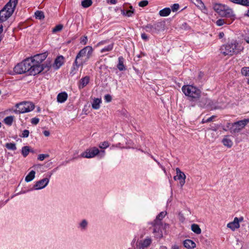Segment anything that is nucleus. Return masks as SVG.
Here are the masks:
<instances>
[{
	"label": "nucleus",
	"mask_w": 249,
	"mask_h": 249,
	"mask_svg": "<svg viewBox=\"0 0 249 249\" xmlns=\"http://www.w3.org/2000/svg\"><path fill=\"white\" fill-rule=\"evenodd\" d=\"M152 240L150 238L147 237L140 243V248L142 249H145L150 246Z\"/></svg>",
	"instance_id": "5701e85b"
},
{
	"label": "nucleus",
	"mask_w": 249,
	"mask_h": 249,
	"mask_svg": "<svg viewBox=\"0 0 249 249\" xmlns=\"http://www.w3.org/2000/svg\"><path fill=\"white\" fill-rule=\"evenodd\" d=\"M142 38L144 40H147L148 37L145 34H142L141 35Z\"/></svg>",
	"instance_id": "13d9d810"
},
{
	"label": "nucleus",
	"mask_w": 249,
	"mask_h": 249,
	"mask_svg": "<svg viewBox=\"0 0 249 249\" xmlns=\"http://www.w3.org/2000/svg\"><path fill=\"white\" fill-rule=\"evenodd\" d=\"M35 17L36 18L41 19L44 18V13L41 11H36L35 13Z\"/></svg>",
	"instance_id": "79ce46f5"
},
{
	"label": "nucleus",
	"mask_w": 249,
	"mask_h": 249,
	"mask_svg": "<svg viewBox=\"0 0 249 249\" xmlns=\"http://www.w3.org/2000/svg\"><path fill=\"white\" fill-rule=\"evenodd\" d=\"M93 53V49L91 46H87L81 50L78 53H79L83 57L89 60L91 56Z\"/></svg>",
	"instance_id": "f8f14e48"
},
{
	"label": "nucleus",
	"mask_w": 249,
	"mask_h": 249,
	"mask_svg": "<svg viewBox=\"0 0 249 249\" xmlns=\"http://www.w3.org/2000/svg\"><path fill=\"white\" fill-rule=\"evenodd\" d=\"M171 13V9L169 8H165L159 12V15L161 17L168 16Z\"/></svg>",
	"instance_id": "c756f323"
},
{
	"label": "nucleus",
	"mask_w": 249,
	"mask_h": 249,
	"mask_svg": "<svg viewBox=\"0 0 249 249\" xmlns=\"http://www.w3.org/2000/svg\"><path fill=\"white\" fill-rule=\"evenodd\" d=\"M218 128V126L215 125L214 126H212L210 128H209L208 131L217 132Z\"/></svg>",
	"instance_id": "8fccbe9b"
},
{
	"label": "nucleus",
	"mask_w": 249,
	"mask_h": 249,
	"mask_svg": "<svg viewBox=\"0 0 249 249\" xmlns=\"http://www.w3.org/2000/svg\"><path fill=\"white\" fill-rule=\"evenodd\" d=\"M119 63L117 65L118 69L122 71L125 70V67L124 65V58L123 57H119L118 58Z\"/></svg>",
	"instance_id": "473e14b6"
},
{
	"label": "nucleus",
	"mask_w": 249,
	"mask_h": 249,
	"mask_svg": "<svg viewBox=\"0 0 249 249\" xmlns=\"http://www.w3.org/2000/svg\"><path fill=\"white\" fill-rule=\"evenodd\" d=\"M209 100H208L207 98H202L201 101H200V106L201 107H207L208 104H207L208 102H209Z\"/></svg>",
	"instance_id": "ea45409f"
},
{
	"label": "nucleus",
	"mask_w": 249,
	"mask_h": 249,
	"mask_svg": "<svg viewBox=\"0 0 249 249\" xmlns=\"http://www.w3.org/2000/svg\"><path fill=\"white\" fill-rule=\"evenodd\" d=\"M222 142L223 145L228 148H231L233 145L232 141L230 138V136H225L222 139Z\"/></svg>",
	"instance_id": "aec40b11"
},
{
	"label": "nucleus",
	"mask_w": 249,
	"mask_h": 249,
	"mask_svg": "<svg viewBox=\"0 0 249 249\" xmlns=\"http://www.w3.org/2000/svg\"><path fill=\"white\" fill-rule=\"evenodd\" d=\"M179 8V5L178 4H174L171 7L172 10L173 12L177 11Z\"/></svg>",
	"instance_id": "3c124183"
},
{
	"label": "nucleus",
	"mask_w": 249,
	"mask_h": 249,
	"mask_svg": "<svg viewBox=\"0 0 249 249\" xmlns=\"http://www.w3.org/2000/svg\"><path fill=\"white\" fill-rule=\"evenodd\" d=\"M233 19L234 18H232L231 20H230L227 19H219L216 21V24L218 26H221L224 24H230Z\"/></svg>",
	"instance_id": "a878e982"
},
{
	"label": "nucleus",
	"mask_w": 249,
	"mask_h": 249,
	"mask_svg": "<svg viewBox=\"0 0 249 249\" xmlns=\"http://www.w3.org/2000/svg\"><path fill=\"white\" fill-rule=\"evenodd\" d=\"M17 109L15 112L18 113H24L30 112L34 109V105L30 102H22L16 105Z\"/></svg>",
	"instance_id": "1a4fd4ad"
},
{
	"label": "nucleus",
	"mask_w": 249,
	"mask_h": 249,
	"mask_svg": "<svg viewBox=\"0 0 249 249\" xmlns=\"http://www.w3.org/2000/svg\"><path fill=\"white\" fill-rule=\"evenodd\" d=\"M3 22H0V35H1V34L2 33V32H3V25H2V23Z\"/></svg>",
	"instance_id": "680f3d73"
},
{
	"label": "nucleus",
	"mask_w": 249,
	"mask_h": 249,
	"mask_svg": "<svg viewBox=\"0 0 249 249\" xmlns=\"http://www.w3.org/2000/svg\"><path fill=\"white\" fill-rule=\"evenodd\" d=\"M105 99L107 102H109L111 101L112 98L110 95L107 94V95H105Z\"/></svg>",
	"instance_id": "5fc2aeb1"
},
{
	"label": "nucleus",
	"mask_w": 249,
	"mask_h": 249,
	"mask_svg": "<svg viewBox=\"0 0 249 249\" xmlns=\"http://www.w3.org/2000/svg\"><path fill=\"white\" fill-rule=\"evenodd\" d=\"M89 76H85L82 78L79 83V88L83 89L89 83Z\"/></svg>",
	"instance_id": "b1692460"
},
{
	"label": "nucleus",
	"mask_w": 249,
	"mask_h": 249,
	"mask_svg": "<svg viewBox=\"0 0 249 249\" xmlns=\"http://www.w3.org/2000/svg\"><path fill=\"white\" fill-rule=\"evenodd\" d=\"M101 103V100L100 99L96 98L95 99L93 103L92 104V107L94 109H98L100 107V104Z\"/></svg>",
	"instance_id": "7c9ffc66"
},
{
	"label": "nucleus",
	"mask_w": 249,
	"mask_h": 249,
	"mask_svg": "<svg viewBox=\"0 0 249 249\" xmlns=\"http://www.w3.org/2000/svg\"><path fill=\"white\" fill-rule=\"evenodd\" d=\"M80 55V54L79 53L77 54L74 62L76 65L82 66L88 60Z\"/></svg>",
	"instance_id": "4be33fe9"
},
{
	"label": "nucleus",
	"mask_w": 249,
	"mask_h": 249,
	"mask_svg": "<svg viewBox=\"0 0 249 249\" xmlns=\"http://www.w3.org/2000/svg\"><path fill=\"white\" fill-rule=\"evenodd\" d=\"M176 171L178 176V179L179 180V185L182 187L185 183L186 175L178 168H177Z\"/></svg>",
	"instance_id": "2eb2a0df"
},
{
	"label": "nucleus",
	"mask_w": 249,
	"mask_h": 249,
	"mask_svg": "<svg viewBox=\"0 0 249 249\" xmlns=\"http://www.w3.org/2000/svg\"><path fill=\"white\" fill-rule=\"evenodd\" d=\"M36 172L35 171H31L25 177V180L27 182L31 181L35 178Z\"/></svg>",
	"instance_id": "c85d7f7f"
},
{
	"label": "nucleus",
	"mask_w": 249,
	"mask_h": 249,
	"mask_svg": "<svg viewBox=\"0 0 249 249\" xmlns=\"http://www.w3.org/2000/svg\"><path fill=\"white\" fill-rule=\"evenodd\" d=\"M181 89L183 93L192 100H196L200 97L201 91L196 87L189 85H184Z\"/></svg>",
	"instance_id": "39448f33"
},
{
	"label": "nucleus",
	"mask_w": 249,
	"mask_h": 249,
	"mask_svg": "<svg viewBox=\"0 0 249 249\" xmlns=\"http://www.w3.org/2000/svg\"><path fill=\"white\" fill-rule=\"evenodd\" d=\"M39 122V119L37 118H33L31 120V123L32 124H36Z\"/></svg>",
	"instance_id": "864d4df0"
},
{
	"label": "nucleus",
	"mask_w": 249,
	"mask_h": 249,
	"mask_svg": "<svg viewBox=\"0 0 249 249\" xmlns=\"http://www.w3.org/2000/svg\"><path fill=\"white\" fill-rule=\"evenodd\" d=\"M49 180V178H44L36 181L34 185L33 189L40 190L44 188L48 184Z\"/></svg>",
	"instance_id": "ddd939ff"
},
{
	"label": "nucleus",
	"mask_w": 249,
	"mask_h": 249,
	"mask_svg": "<svg viewBox=\"0 0 249 249\" xmlns=\"http://www.w3.org/2000/svg\"><path fill=\"white\" fill-rule=\"evenodd\" d=\"M133 13V10H127L125 13L124 11H122V14L124 15L127 16L128 17H131Z\"/></svg>",
	"instance_id": "a18cd8bd"
},
{
	"label": "nucleus",
	"mask_w": 249,
	"mask_h": 249,
	"mask_svg": "<svg viewBox=\"0 0 249 249\" xmlns=\"http://www.w3.org/2000/svg\"><path fill=\"white\" fill-rule=\"evenodd\" d=\"M148 2L147 0H142L139 3V5L140 7H144L146 6L148 4Z\"/></svg>",
	"instance_id": "de8ad7c7"
},
{
	"label": "nucleus",
	"mask_w": 249,
	"mask_h": 249,
	"mask_svg": "<svg viewBox=\"0 0 249 249\" xmlns=\"http://www.w3.org/2000/svg\"><path fill=\"white\" fill-rule=\"evenodd\" d=\"M89 223L86 219H82L78 224V228L81 231H85L87 230Z\"/></svg>",
	"instance_id": "412c9836"
},
{
	"label": "nucleus",
	"mask_w": 249,
	"mask_h": 249,
	"mask_svg": "<svg viewBox=\"0 0 249 249\" xmlns=\"http://www.w3.org/2000/svg\"><path fill=\"white\" fill-rule=\"evenodd\" d=\"M30 152V148L29 146H24L22 148L21 153L22 155L25 157H26Z\"/></svg>",
	"instance_id": "4c0bfd02"
},
{
	"label": "nucleus",
	"mask_w": 249,
	"mask_h": 249,
	"mask_svg": "<svg viewBox=\"0 0 249 249\" xmlns=\"http://www.w3.org/2000/svg\"><path fill=\"white\" fill-rule=\"evenodd\" d=\"M5 146L9 150H15L17 149L16 144L14 143H7Z\"/></svg>",
	"instance_id": "a19ab883"
},
{
	"label": "nucleus",
	"mask_w": 249,
	"mask_h": 249,
	"mask_svg": "<svg viewBox=\"0 0 249 249\" xmlns=\"http://www.w3.org/2000/svg\"><path fill=\"white\" fill-rule=\"evenodd\" d=\"M167 213L165 211H163L160 213V214H159L156 217V219L153 221L154 223H163L161 221L162 219L165 217V216L166 215Z\"/></svg>",
	"instance_id": "bb28decb"
},
{
	"label": "nucleus",
	"mask_w": 249,
	"mask_h": 249,
	"mask_svg": "<svg viewBox=\"0 0 249 249\" xmlns=\"http://www.w3.org/2000/svg\"><path fill=\"white\" fill-rule=\"evenodd\" d=\"M113 47V44L111 43L109 45H108L107 46L105 47V48L102 49L101 50V53H105L107 52H109L112 50Z\"/></svg>",
	"instance_id": "58836bf2"
},
{
	"label": "nucleus",
	"mask_w": 249,
	"mask_h": 249,
	"mask_svg": "<svg viewBox=\"0 0 249 249\" xmlns=\"http://www.w3.org/2000/svg\"><path fill=\"white\" fill-rule=\"evenodd\" d=\"M106 43V41H101L100 42H99L97 44V46H100L101 45H102V44H104Z\"/></svg>",
	"instance_id": "69168bd1"
},
{
	"label": "nucleus",
	"mask_w": 249,
	"mask_h": 249,
	"mask_svg": "<svg viewBox=\"0 0 249 249\" xmlns=\"http://www.w3.org/2000/svg\"><path fill=\"white\" fill-rule=\"evenodd\" d=\"M18 2V0H9L0 11V22L6 21L12 15Z\"/></svg>",
	"instance_id": "7ed1b4c3"
},
{
	"label": "nucleus",
	"mask_w": 249,
	"mask_h": 249,
	"mask_svg": "<svg viewBox=\"0 0 249 249\" xmlns=\"http://www.w3.org/2000/svg\"><path fill=\"white\" fill-rule=\"evenodd\" d=\"M47 56V55L46 53H43L35 55L33 57L30 58L32 60L34 66L39 67L42 71L45 68L41 65V63L46 58Z\"/></svg>",
	"instance_id": "9b49d317"
},
{
	"label": "nucleus",
	"mask_w": 249,
	"mask_h": 249,
	"mask_svg": "<svg viewBox=\"0 0 249 249\" xmlns=\"http://www.w3.org/2000/svg\"><path fill=\"white\" fill-rule=\"evenodd\" d=\"M14 70L17 74H21L28 71L30 74L33 75L41 72V69L39 67L34 66L33 61L30 58L17 64L15 67Z\"/></svg>",
	"instance_id": "f257e3e1"
},
{
	"label": "nucleus",
	"mask_w": 249,
	"mask_h": 249,
	"mask_svg": "<svg viewBox=\"0 0 249 249\" xmlns=\"http://www.w3.org/2000/svg\"><path fill=\"white\" fill-rule=\"evenodd\" d=\"M191 230L195 233L199 234L201 232V230L199 226L196 224H193L191 225Z\"/></svg>",
	"instance_id": "2f4dec72"
},
{
	"label": "nucleus",
	"mask_w": 249,
	"mask_h": 249,
	"mask_svg": "<svg viewBox=\"0 0 249 249\" xmlns=\"http://www.w3.org/2000/svg\"><path fill=\"white\" fill-rule=\"evenodd\" d=\"M206 137L209 141L213 142L218 137V132L214 131H208L206 133Z\"/></svg>",
	"instance_id": "a211bd4d"
},
{
	"label": "nucleus",
	"mask_w": 249,
	"mask_h": 249,
	"mask_svg": "<svg viewBox=\"0 0 249 249\" xmlns=\"http://www.w3.org/2000/svg\"><path fill=\"white\" fill-rule=\"evenodd\" d=\"M170 249H181V246L175 244L171 246Z\"/></svg>",
	"instance_id": "6e6d98bb"
},
{
	"label": "nucleus",
	"mask_w": 249,
	"mask_h": 249,
	"mask_svg": "<svg viewBox=\"0 0 249 249\" xmlns=\"http://www.w3.org/2000/svg\"><path fill=\"white\" fill-rule=\"evenodd\" d=\"M29 131L28 130H24L23 131L21 137L23 138H27L29 136Z\"/></svg>",
	"instance_id": "09e8293b"
},
{
	"label": "nucleus",
	"mask_w": 249,
	"mask_h": 249,
	"mask_svg": "<svg viewBox=\"0 0 249 249\" xmlns=\"http://www.w3.org/2000/svg\"><path fill=\"white\" fill-rule=\"evenodd\" d=\"M49 157V155L47 154H40L38 156V160L41 161L43 160L46 158Z\"/></svg>",
	"instance_id": "49530a36"
},
{
	"label": "nucleus",
	"mask_w": 249,
	"mask_h": 249,
	"mask_svg": "<svg viewBox=\"0 0 249 249\" xmlns=\"http://www.w3.org/2000/svg\"><path fill=\"white\" fill-rule=\"evenodd\" d=\"M153 227V233L157 238H160L163 236L162 231L166 228L168 225L166 224L154 223H152Z\"/></svg>",
	"instance_id": "9d476101"
},
{
	"label": "nucleus",
	"mask_w": 249,
	"mask_h": 249,
	"mask_svg": "<svg viewBox=\"0 0 249 249\" xmlns=\"http://www.w3.org/2000/svg\"><path fill=\"white\" fill-rule=\"evenodd\" d=\"M213 9L221 17L232 18L234 16L232 10L225 5L215 4L213 6Z\"/></svg>",
	"instance_id": "423d86ee"
},
{
	"label": "nucleus",
	"mask_w": 249,
	"mask_h": 249,
	"mask_svg": "<svg viewBox=\"0 0 249 249\" xmlns=\"http://www.w3.org/2000/svg\"><path fill=\"white\" fill-rule=\"evenodd\" d=\"M68 98V95L66 92H61L58 94L57 97V100L59 103L64 102Z\"/></svg>",
	"instance_id": "393cba45"
},
{
	"label": "nucleus",
	"mask_w": 249,
	"mask_h": 249,
	"mask_svg": "<svg viewBox=\"0 0 249 249\" xmlns=\"http://www.w3.org/2000/svg\"><path fill=\"white\" fill-rule=\"evenodd\" d=\"M243 219L241 218L238 219L237 217H235L232 222H230L227 224V227L231 229L232 231H234L236 229L240 227L239 222L242 221Z\"/></svg>",
	"instance_id": "4468645a"
},
{
	"label": "nucleus",
	"mask_w": 249,
	"mask_h": 249,
	"mask_svg": "<svg viewBox=\"0 0 249 249\" xmlns=\"http://www.w3.org/2000/svg\"><path fill=\"white\" fill-rule=\"evenodd\" d=\"M88 38L87 36H84L81 39L80 42L83 45H86L87 43Z\"/></svg>",
	"instance_id": "603ef678"
},
{
	"label": "nucleus",
	"mask_w": 249,
	"mask_h": 249,
	"mask_svg": "<svg viewBox=\"0 0 249 249\" xmlns=\"http://www.w3.org/2000/svg\"><path fill=\"white\" fill-rule=\"evenodd\" d=\"M241 74L245 76H249V67H244L242 68Z\"/></svg>",
	"instance_id": "e433bc0d"
},
{
	"label": "nucleus",
	"mask_w": 249,
	"mask_h": 249,
	"mask_svg": "<svg viewBox=\"0 0 249 249\" xmlns=\"http://www.w3.org/2000/svg\"><path fill=\"white\" fill-rule=\"evenodd\" d=\"M224 34L223 32L220 33L219 34V36L220 38H222L224 36Z\"/></svg>",
	"instance_id": "338daca9"
},
{
	"label": "nucleus",
	"mask_w": 249,
	"mask_h": 249,
	"mask_svg": "<svg viewBox=\"0 0 249 249\" xmlns=\"http://www.w3.org/2000/svg\"><path fill=\"white\" fill-rule=\"evenodd\" d=\"M18 2V0H9L0 11V22L6 21L12 15Z\"/></svg>",
	"instance_id": "20e7f679"
},
{
	"label": "nucleus",
	"mask_w": 249,
	"mask_h": 249,
	"mask_svg": "<svg viewBox=\"0 0 249 249\" xmlns=\"http://www.w3.org/2000/svg\"><path fill=\"white\" fill-rule=\"evenodd\" d=\"M192 1L201 10L205 9V6L201 0H192Z\"/></svg>",
	"instance_id": "cd10ccee"
},
{
	"label": "nucleus",
	"mask_w": 249,
	"mask_h": 249,
	"mask_svg": "<svg viewBox=\"0 0 249 249\" xmlns=\"http://www.w3.org/2000/svg\"><path fill=\"white\" fill-rule=\"evenodd\" d=\"M214 117V116H213L210 118H209L208 119H207V120H206V122H211L212 121Z\"/></svg>",
	"instance_id": "0e129e2a"
},
{
	"label": "nucleus",
	"mask_w": 249,
	"mask_h": 249,
	"mask_svg": "<svg viewBox=\"0 0 249 249\" xmlns=\"http://www.w3.org/2000/svg\"><path fill=\"white\" fill-rule=\"evenodd\" d=\"M107 2L111 4H115L117 3V0H107Z\"/></svg>",
	"instance_id": "4d7b16f0"
},
{
	"label": "nucleus",
	"mask_w": 249,
	"mask_h": 249,
	"mask_svg": "<svg viewBox=\"0 0 249 249\" xmlns=\"http://www.w3.org/2000/svg\"><path fill=\"white\" fill-rule=\"evenodd\" d=\"M64 63V58L63 56H58L55 60L53 67L55 70L58 69Z\"/></svg>",
	"instance_id": "f3484780"
},
{
	"label": "nucleus",
	"mask_w": 249,
	"mask_h": 249,
	"mask_svg": "<svg viewBox=\"0 0 249 249\" xmlns=\"http://www.w3.org/2000/svg\"><path fill=\"white\" fill-rule=\"evenodd\" d=\"M243 6H249V0H244Z\"/></svg>",
	"instance_id": "bf43d9fd"
},
{
	"label": "nucleus",
	"mask_w": 249,
	"mask_h": 249,
	"mask_svg": "<svg viewBox=\"0 0 249 249\" xmlns=\"http://www.w3.org/2000/svg\"><path fill=\"white\" fill-rule=\"evenodd\" d=\"M63 26L62 24H58L56 25L52 30V32L53 33L60 31L63 29Z\"/></svg>",
	"instance_id": "37998d69"
},
{
	"label": "nucleus",
	"mask_w": 249,
	"mask_h": 249,
	"mask_svg": "<svg viewBox=\"0 0 249 249\" xmlns=\"http://www.w3.org/2000/svg\"><path fill=\"white\" fill-rule=\"evenodd\" d=\"M43 134L46 137H48L50 135V132L49 131H47V130L44 131H43Z\"/></svg>",
	"instance_id": "052dcab7"
},
{
	"label": "nucleus",
	"mask_w": 249,
	"mask_h": 249,
	"mask_svg": "<svg viewBox=\"0 0 249 249\" xmlns=\"http://www.w3.org/2000/svg\"><path fill=\"white\" fill-rule=\"evenodd\" d=\"M249 123V119H244L233 124H229L228 127H230L231 133L235 134L239 132Z\"/></svg>",
	"instance_id": "6e6552de"
},
{
	"label": "nucleus",
	"mask_w": 249,
	"mask_h": 249,
	"mask_svg": "<svg viewBox=\"0 0 249 249\" xmlns=\"http://www.w3.org/2000/svg\"><path fill=\"white\" fill-rule=\"evenodd\" d=\"M184 247L187 249H194L196 247V243L191 239H186L183 241Z\"/></svg>",
	"instance_id": "6ab92c4d"
},
{
	"label": "nucleus",
	"mask_w": 249,
	"mask_h": 249,
	"mask_svg": "<svg viewBox=\"0 0 249 249\" xmlns=\"http://www.w3.org/2000/svg\"><path fill=\"white\" fill-rule=\"evenodd\" d=\"M244 47L236 40H233L223 45L221 48V53L224 56H232L234 54L240 53Z\"/></svg>",
	"instance_id": "f03ea898"
},
{
	"label": "nucleus",
	"mask_w": 249,
	"mask_h": 249,
	"mask_svg": "<svg viewBox=\"0 0 249 249\" xmlns=\"http://www.w3.org/2000/svg\"><path fill=\"white\" fill-rule=\"evenodd\" d=\"M244 0H238L237 4L243 5L244 2Z\"/></svg>",
	"instance_id": "e2e57ef3"
},
{
	"label": "nucleus",
	"mask_w": 249,
	"mask_h": 249,
	"mask_svg": "<svg viewBox=\"0 0 249 249\" xmlns=\"http://www.w3.org/2000/svg\"><path fill=\"white\" fill-rule=\"evenodd\" d=\"M92 4L91 0H83L81 2V5L84 8H88L91 6Z\"/></svg>",
	"instance_id": "c9c22d12"
},
{
	"label": "nucleus",
	"mask_w": 249,
	"mask_h": 249,
	"mask_svg": "<svg viewBox=\"0 0 249 249\" xmlns=\"http://www.w3.org/2000/svg\"><path fill=\"white\" fill-rule=\"evenodd\" d=\"M98 155H99L100 158H103L105 155V151L104 150L100 151L97 148L93 147L87 149L85 151L81 153L80 156L83 158L90 159Z\"/></svg>",
	"instance_id": "0eeeda50"
},
{
	"label": "nucleus",
	"mask_w": 249,
	"mask_h": 249,
	"mask_svg": "<svg viewBox=\"0 0 249 249\" xmlns=\"http://www.w3.org/2000/svg\"><path fill=\"white\" fill-rule=\"evenodd\" d=\"M244 39L247 43H249V37H246Z\"/></svg>",
	"instance_id": "774afa93"
},
{
	"label": "nucleus",
	"mask_w": 249,
	"mask_h": 249,
	"mask_svg": "<svg viewBox=\"0 0 249 249\" xmlns=\"http://www.w3.org/2000/svg\"><path fill=\"white\" fill-rule=\"evenodd\" d=\"M81 66L80 65H77L75 64V62H74L73 65L71 67V71L70 72V74L71 75L75 74L78 71L79 67Z\"/></svg>",
	"instance_id": "f704fd0d"
},
{
	"label": "nucleus",
	"mask_w": 249,
	"mask_h": 249,
	"mask_svg": "<svg viewBox=\"0 0 249 249\" xmlns=\"http://www.w3.org/2000/svg\"><path fill=\"white\" fill-rule=\"evenodd\" d=\"M14 119V116H9L4 119V123L8 125H11Z\"/></svg>",
	"instance_id": "72a5a7b5"
},
{
	"label": "nucleus",
	"mask_w": 249,
	"mask_h": 249,
	"mask_svg": "<svg viewBox=\"0 0 249 249\" xmlns=\"http://www.w3.org/2000/svg\"><path fill=\"white\" fill-rule=\"evenodd\" d=\"M160 24L159 23H156L153 25L148 24L145 26V29L147 32L152 34L157 33L160 30Z\"/></svg>",
	"instance_id": "dca6fc26"
},
{
	"label": "nucleus",
	"mask_w": 249,
	"mask_h": 249,
	"mask_svg": "<svg viewBox=\"0 0 249 249\" xmlns=\"http://www.w3.org/2000/svg\"><path fill=\"white\" fill-rule=\"evenodd\" d=\"M109 146V143L107 141L101 142L99 145V147L101 149H106Z\"/></svg>",
	"instance_id": "c03bdc74"
}]
</instances>
